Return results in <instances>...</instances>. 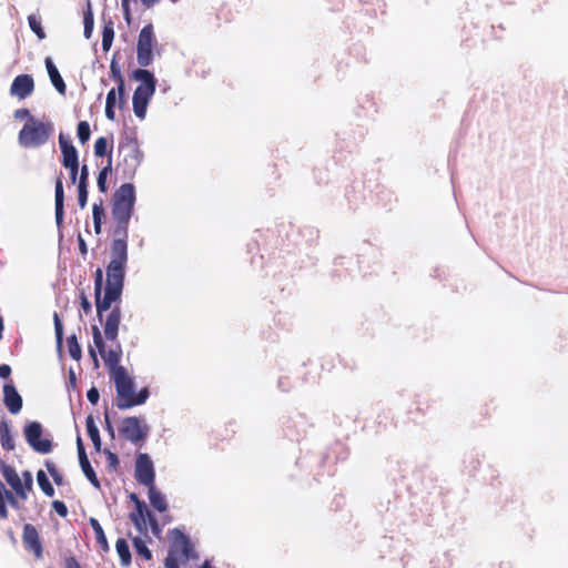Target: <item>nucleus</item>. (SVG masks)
<instances>
[{
	"mask_svg": "<svg viewBox=\"0 0 568 568\" xmlns=\"http://www.w3.org/2000/svg\"><path fill=\"white\" fill-rule=\"evenodd\" d=\"M125 151L123 160L118 164V169L121 165H124V174L131 176L135 173L138 165L141 161V154L139 149L135 145L126 144L120 145L119 152L122 153Z\"/></svg>",
	"mask_w": 568,
	"mask_h": 568,
	"instance_id": "9d476101",
	"label": "nucleus"
},
{
	"mask_svg": "<svg viewBox=\"0 0 568 568\" xmlns=\"http://www.w3.org/2000/svg\"><path fill=\"white\" fill-rule=\"evenodd\" d=\"M59 145L62 153V165L64 168H71L79 164L78 151L73 144L60 133Z\"/></svg>",
	"mask_w": 568,
	"mask_h": 568,
	"instance_id": "dca6fc26",
	"label": "nucleus"
},
{
	"mask_svg": "<svg viewBox=\"0 0 568 568\" xmlns=\"http://www.w3.org/2000/svg\"><path fill=\"white\" fill-rule=\"evenodd\" d=\"M90 525L94 531L97 544L99 545L101 550L105 552L109 551L110 548L108 539L99 520L95 518H90Z\"/></svg>",
	"mask_w": 568,
	"mask_h": 568,
	"instance_id": "a878e982",
	"label": "nucleus"
},
{
	"mask_svg": "<svg viewBox=\"0 0 568 568\" xmlns=\"http://www.w3.org/2000/svg\"><path fill=\"white\" fill-rule=\"evenodd\" d=\"M120 322H105L104 325V335L108 339L114 341L118 336Z\"/></svg>",
	"mask_w": 568,
	"mask_h": 568,
	"instance_id": "ea45409f",
	"label": "nucleus"
},
{
	"mask_svg": "<svg viewBox=\"0 0 568 568\" xmlns=\"http://www.w3.org/2000/svg\"><path fill=\"white\" fill-rule=\"evenodd\" d=\"M80 170V176L78 184L88 185V179H89V168L87 164H83Z\"/></svg>",
	"mask_w": 568,
	"mask_h": 568,
	"instance_id": "09e8293b",
	"label": "nucleus"
},
{
	"mask_svg": "<svg viewBox=\"0 0 568 568\" xmlns=\"http://www.w3.org/2000/svg\"><path fill=\"white\" fill-rule=\"evenodd\" d=\"M115 549L120 557L121 565L123 567H129L132 562L131 551L129 544L124 538H119L115 542Z\"/></svg>",
	"mask_w": 568,
	"mask_h": 568,
	"instance_id": "bb28decb",
	"label": "nucleus"
},
{
	"mask_svg": "<svg viewBox=\"0 0 568 568\" xmlns=\"http://www.w3.org/2000/svg\"><path fill=\"white\" fill-rule=\"evenodd\" d=\"M85 426H87L88 435H89L90 439L92 440V444H93L95 450L100 452L101 445H102L101 437H100L99 428L97 427L92 415H89L87 417Z\"/></svg>",
	"mask_w": 568,
	"mask_h": 568,
	"instance_id": "393cba45",
	"label": "nucleus"
},
{
	"mask_svg": "<svg viewBox=\"0 0 568 568\" xmlns=\"http://www.w3.org/2000/svg\"><path fill=\"white\" fill-rule=\"evenodd\" d=\"M114 39V27L113 22L109 20L108 22H104L103 30H102V49L103 51H109L112 42Z\"/></svg>",
	"mask_w": 568,
	"mask_h": 568,
	"instance_id": "7c9ffc66",
	"label": "nucleus"
},
{
	"mask_svg": "<svg viewBox=\"0 0 568 568\" xmlns=\"http://www.w3.org/2000/svg\"><path fill=\"white\" fill-rule=\"evenodd\" d=\"M78 244H79V251L82 256H85L88 253V246L84 241V239L81 236V234L78 235Z\"/></svg>",
	"mask_w": 568,
	"mask_h": 568,
	"instance_id": "603ef678",
	"label": "nucleus"
},
{
	"mask_svg": "<svg viewBox=\"0 0 568 568\" xmlns=\"http://www.w3.org/2000/svg\"><path fill=\"white\" fill-rule=\"evenodd\" d=\"M3 403L13 415L18 414L22 408V397L12 383L3 386Z\"/></svg>",
	"mask_w": 568,
	"mask_h": 568,
	"instance_id": "2eb2a0df",
	"label": "nucleus"
},
{
	"mask_svg": "<svg viewBox=\"0 0 568 568\" xmlns=\"http://www.w3.org/2000/svg\"><path fill=\"white\" fill-rule=\"evenodd\" d=\"M135 479L145 487L154 485L155 471L153 462L145 453H140L135 458Z\"/></svg>",
	"mask_w": 568,
	"mask_h": 568,
	"instance_id": "1a4fd4ad",
	"label": "nucleus"
},
{
	"mask_svg": "<svg viewBox=\"0 0 568 568\" xmlns=\"http://www.w3.org/2000/svg\"><path fill=\"white\" fill-rule=\"evenodd\" d=\"M11 375V367L7 364L0 365V377L8 378Z\"/></svg>",
	"mask_w": 568,
	"mask_h": 568,
	"instance_id": "5fc2aeb1",
	"label": "nucleus"
},
{
	"mask_svg": "<svg viewBox=\"0 0 568 568\" xmlns=\"http://www.w3.org/2000/svg\"><path fill=\"white\" fill-rule=\"evenodd\" d=\"M83 36L85 39H90L94 28V16L92 11L91 2L88 1L85 9L83 10Z\"/></svg>",
	"mask_w": 568,
	"mask_h": 568,
	"instance_id": "cd10ccee",
	"label": "nucleus"
},
{
	"mask_svg": "<svg viewBox=\"0 0 568 568\" xmlns=\"http://www.w3.org/2000/svg\"><path fill=\"white\" fill-rule=\"evenodd\" d=\"M200 568H212V566L209 560H205Z\"/></svg>",
	"mask_w": 568,
	"mask_h": 568,
	"instance_id": "680f3d73",
	"label": "nucleus"
},
{
	"mask_svg": "<svg viewBox=\"0 0 568 568\" xmlns=\"http://www.w3.org/2000/svg\"><path fill=\"white\" fill-rule=\"evenodd\" d=\"M132 78L140 81L141 84L138 88H142L144 91L155 92L156 80L152 72L146 69H136L132 72Z\"/></svg>",
	"mask_w": 568,
	"mask_h": 568,
	"instance_id": "aec40b11",
	"label": "nucleus"
},
{
	"mask_svg": "<svg viewBox=\"0 0 568 568\" xmlns=\"http://www.w3.org/2000/svg\"><path fill=\"white\" fill-rule=\"evenodd\" d=\"M34 91V81L30 74L17 75L10 87V94L23 100Z\"/></svg>",
	"mask_w": 568,
	"mask_h": 568,
	"instance_id": "9b49d317",
	"label": "nucleus"
},
{
	"mask_svg": "<svg viewBox=\"0 0 568 568\" xmlns=\"http://www.w3.org/2000/svg\"><path fill=\"white\" fill-rule=\"evenodd\" d=\"M104 455L106 457V465L109 470L115 471L120 465L118 455L112 453L110 449H105Z\"/></svg>",
	"mask_w": 568,
	"mask_h": 568,
	"instance_id": "79ce46f5",
	"label": "nucleus"
},
{
	"mask_svg": "<svg viewBox=\"0 0 568 568\" xmlns=\"http://www.w3.org/2000/svg\"><path fill=\"white\" fill-rule=\"evenodd\" d=\"M120 316H121L120 311L118 308H114L108 315L106 320H110V321L120 320Z\"/></svg>",
	"mask_w": 568,
	"mask_h": 568,
	"instance_id": "6e6d98bb",
	"label": "nucleus"
},
{
	"mask_svg": "<svg viewBox=\"0 0 568 568\" xmlns=\"http://www.w3.org/2000/svg\"><path fill=\"white\" fill-rule=\"evenodd\" d=\"M45 467L49 471V474L51 475V477L53 478L54 483L57 485H61L62 484V475L59 473L58 468L55 467V465L51 462H45Z\"/></svg>",
	"mask_w": 568,
	"mask_h": 568,
	"instance_id": "37998d69",
	"label": "nucleus"
},
{
	"mask_svg": "<svg viewBox=\"0 0 568 568\" xmlns=\"http://www.w3.org/2000/svg\"><path fill=\"white\" fill-rule=\"evenodd\" d=\"M63 568H82L74 556H68L63 559Z\"/></svg>",
	"mask_w": 568,
	"mask_h": 568,
	"instance_id": "de8ad7c7",
	"label": "nucleus"
},
{
	"mask_svg": "<svg viewBox=\"0 0 568 568\" xmlns=\"http://www.w3.org/2000/svg\"><path fill=\"white\" fill-rule=\"evenodd\" d=\"M130 499L134 503L135 507L134 510L130 513L129 518L136 528V530L141 535L146 536L150 526L152 534L155 537H160L162 529L159 525L158 519L148 508L146 504L143 500H141L134 493L130 495Z\"/></svg>",
	"mask_w": 568,
	"mask_h": 568,
	"instance_id": "39448f33",
	"label": "nucleus"
},
{
	"mask_svg": "<svg viewBox=\"0 0 568 568\" xmlns=\"http://www.w3.org/2000/svg\"><path fill=\"white\" fill-rule=\"evenodd\" d=\"M90 354L94 358V361L97 362V356H95V353H94V351L92 348L90 349Z\"/></svg>",
	"mask_w": 568,
	"mask_h": 568,
	"instance_id": "e2e57ef3",
	"label": "nucleus"
},
{
	"mask_svg": "<svg viewBox=\"0 0 568 568\" xmlns=\"http://www.w3.org/2000/svg\"><path fill=\"white\" fill-rule=\"evenodd\" d=\"M148 490L151 506L159 513L166 511L169 506L165 496L156 489L155 485L149 486Z\"/></svg>",
	"mask_w": 568,
	"mask_h": 568,
	"instance_id": "5701e85b",
	"label": "nucleus"
},
{
	"mask_svg": "<svg viewBox=\"0 0 568 568\" xmlns=\"http://www.w3.org/2000/svg\"><path fill=\"white\" fill-rule=\"evenodd\" d=\"M70 174V182L74 184L77 182L78 173H79V164L75 166L67 168Z\"/></svg>",
	"mask_w": 568,
	"mask_h": 568,
	"instance_id": "864d4df0",
	"label": "nucleus"
},
{
	"mask_svg": "<svg viewBox=\"0 0 568 568\" xmlns=\"http://www.w3.org/2000/svg\"><path fill=\"white\" fill-rule=\"evenodd\" d=\"M112 171V158L111 155L108 159L106 165L99 172L98 175V187L100 192L105 193L108 191L106 179L109 173Z\"/></svg>",
	"mask_w": 568,
	"mask_h": 568,
	"instance_id": "473e14b6",
	"label": "nucleus"
},
{
	"mask_svg": "<svg viewBox=\"0 0 568 568\" xmlns=\"http://www.w3.org/2000/svg\"><path fill=\"white\" fill-rule=\"evenodd\" d=\"M77 448L78 455L80 454V452H85L81 437L77 438Z\"/></svg>",
	"mask_w": 568,
	"mask_h": 568,
	"instance_id": "bf43d9fd",
	"label": "nucleus"
},
{
	"mask_svg": "<svg viewBox=\"0 0 568 568\" xmlns=\"http://www.w3.org/2000/svg\"><path fill=\"white\" fill-rule=\"evenodd\" d=\"M77 134H78L79 141L82 144H84L89 141L91 131H90V125L87 121L79 122L78 129H77Z\"/></svg>",
	"mask_w": 568,
	"mask_h": 568,
	"instance_id": "58836bf2",
	"label": "nucleus"
},
{
	"mask_svg": "<svg viewBox=\"0 0 568 568\" xmlns=\"http://www.w3.org/2000/svg\"><path fill=\"white\" fill-rule=\"evenodd\" d=\"M67 346H68V352H69L70 356L74 361H80L82 357V351H81L80 344L78 343V338L74 334L70 335L67 338Z\"/></svg>",
	"mask_w": 568,
	"mask_h": 568,
	"instance_id": "72a5a7b5",
	"label": "nucleus"
},
{
	"mask_svg": "<svg viewBox=\"0 0 568 568\" xmlns=\"http://www.w3.org/2000/svg\"><path fill=\"white\" fill-rule=\"evenodd\" d=\"M105 216L103 202L94 203L92 207V217H93V227L95 234H100L102 232V221Z\"/></svg>",
	"mask_w": 568,
	"mask_h": 568,
	"instance_id": "c85d7f7f",
	"label": "nucleus"
},
{
	"mask_svg": "<svg viewBox=\"0 0 568 568\" xmlns=\"http://www.w3.org/2000/svg\"><path fill=\"white\" fill-rule=\"evenodd\" d=\"M30 116H32V115L28 109H18L14 112L16 119H24L26 118L27 121H30Z\"/></svg>",
	"mask_w": 568,
	"mask_h": 568,
	"instance_id": "3c124183",
	"label": "nucleus"
},
{
	"mask_svg": "<svg viewBox=\"0 0 568 568\" xmlns=\"http://www.w3.org/2000/svg\"><path fill=\"white\" fill-rule=\"evenodd\" d=\"M43 428L39 422H30L23 428V435L29 446L39 454H49L53 445L50 439L41 438Z\"/></svg>",
	"mask_w": 568,
	"mask_h": 568,
	"instance_id": "6e6552de",
	"label": "nucleus"
},
{
	"mask_svg": "<svg viewBox=\"0 0 568 568\" xmlns=\"http://www.w3.org/2000/svg\"><path fill=\"white\" fill-rule=\"evenodd\" d=\"M110 75L118 84L119 108L122 109L125 103V80L122 75L121 67L115 60V55L110 63Z\"/></svg>",
	"mask_w": 568,
	"mask_h": 568,
	"instance_id": "a211bd4d",
	"label": "nucleus"
},
{
	"mask_svg": "<svg viewBox=\"0 0 568 568\" xmlns=\"http://www.w3.org/2000/svg\"><path fill=\"white\" fill-rule=\"evenodd\" d=\"M53 320H59V317H58V314H57V313H54V314H53Z\"/></svg>",
	"mask_w": 568,
	"mask_h": 568,
	"instance_id": "0e129e2a",
	"label": "nucleus"
},
{
	"mask_svg": "<svg viewBox=\"0 0 568 568\" xmlns=\"http://www.w3.org/2000/svg\"><path fill=\"white\" fill-rule=\"evenodd\" d=\"M133 546L138 556L142 557L144 560L149 561L152 559V552L148 548L145 541L140 537L133 538Z\"/></svg>",
	"mask_w": 568,
	"mask_h": 568,
	"instance_id": "c9c22d12",
	"label": "nucleus"
},
{
	"mask_svg": "<svg viewBox=\"0 0 568 568\" xmlns=\"http://www.w3.org/2000/svg\"><path fill=\"white\" fill-rule=\"evenodd\" d=\"M116 93H118V88H112L108 94H106V100H105V116L111 120V121H114L115 120V111H114V106H115V103H116Z\"/></svg>",
	"mask_w": 568,
	"mask_h": 568,
	"instance_id": "2f4dec72",
	"label": "nucleus"
},
{
	"mask_svg": "<svg viewBox=\"0 0 568 568\" xmlns=\"http://www.w3.org/2000/svg\"><path fill=\"white\" fill-rule=\"evenodd\" d=\"M119 433L126 440L132 444H142L145 442L149 434V426L144 424L139 417H125L119 427Z\"/></svg>",
	"mask_w": 568,
	"mask_h": 568,
	"instance_id": "0eeeda50",
	"label": "nucleus"
},
{
	"mask_svg": "<svg viewBox=\"0 0 568 568\" xmlns=\"http://www.w3.org/2000/svg\"><path fill=\"white\" fill-rule=\"evenodd\" d=\"M153 94H154V92L144 91V90H142V88L135 89V91L133 93V98H132V103H133V111H134V114L136 115V118H139V119L145 118L146 109H148L150 99L152 98Z\"/></svg>",
	"mask_w": 568,
	"mask_h": 568,
	"instance_id": "f3484780",
	"label": "nucleus"
},
{
	"mask_svg": "<svg viewBox=\"0 0 568 568\" xmlns=\"http://www.w3.org/2000/svg\"><path fill=\"white\" fill-rule=\"evenodd\" d=\"M135 203V190L131 183L122 184L113 194L111 217L114 223L111 243V261L106 266V284L103 290L102 270L98 268L94 276L97 313L102 320L103 313L111 308L122 293L125 266L128 263L129 222Z\"/></svg>",
	"mask_w": 568,
	"mask_h": 568,
	"instance_id": "f257e3e1",
	"label": "nucleus"
},
{
	"mask_svg": "<svg viewBox=\"0 0 568 568\" xmlns=\"http://www.w3.org/2000/svg\"><path fill=\"white\" fill-rule=\"evenodd\" d=\"M81 469H82L83 474L85 475L87 479L91 483V485L94 488L100 489L101 488L100 480H99L94 469L92 468L90 462L84 463V465L81 466Z\"/></svg>",
	"mask_w": 568,
	"mask_h": 568,
	"instance_id": "4c0bfd02",
	"label": "nucleus"
},
{
	"mask_svg": "<svg viewBox=\"0 0 568 568\" xmlns=\"http://www.w3.org/2000/svg\"><path fill=\"white\" fill-rule=\"evenodd\" d=\"M0 444L1 447L7 452H11L16 448V443L13 436L11 435L10 425L7 420L0 422Z\"/></svg>",
	"mask_w": 568,
	"mask_h": 568,
	"instance_id": "b1692460",
	"label": "nucleus"
},
{
	"mask_svg": "<svg viewBox=\"0 0 568 568\" xmlns=\"http://www.w3.org/2000/svg\"><path fill=\"white\" fill-rule=\"evenodd\" d=\"M22 540L26 548L33 551L37 559L42 558L43 548L37 528L31 524H26L22 532Z\"/></svg>",
	"mask_w": 568,
	"mask_h": 568,
	"instance_id": "4468645a",
	"label": "nucleus"
},
{
	"mask_svg": "<svg viewBox=\"0 0 568 568\" xmlns=\"http://www.w3.org/2000/svg\"><path fill=\"white\" fill-rule=\"evenodd\" d=\"M0 471L8 483V485L12 488L14 494L22 500H26V494L23 491V485L21 477L18 475L17 470L13 466L7 464L3 460H0Z\"/></svg>",
	"mask_w": 568,
	"mask_h": 568,
	"instance_id": "f8f14e48",
	"label": "nucleus"
},
{
	"mask_svg": "<svg viewBox=\"0 0 568 568\" xmlns=\"http://www.w3.org/2000/svg\"><path fill=\"white\" fill-rule=\"evenodd\" d=\"M21 480H22V485H23V491L26 494V499H27L28 498V494L30 491H32V489H33V477H32L31 471L24 470L22 473Z\"/></svg>",
	"mask_w": 568,
	"mask_h": 568,
	"instance_id": "a19ab883",
	"label": "nucleus"
},
{
	"mask_svg": "<svg viewBox=\"0 0 568 568\" xmlns=\"http://www.w3.org/2000/svg\"><path fill=\"white\" fill-rule=\"evenodd\" d=\"M28 23L30 29L36 33L39 40H43L45 38V32L42 28L41 18L36 14H30L28 17Z\"/></svg>",
	"mask_w": 568,
	"mask_h": 568,
	"instance_id": "e433bc0d",
	"label": "nucleus"
},
{
	"mask_svg": "<svg viewBox=\"0 0 568 568\" xmlns=\"http://www.w3.org/2000/svg\"><path fill=\"white\" fill-rule=\"evenodd\" d=\"M79 463L80 466L84 465V463H89L88 456L85 452H80L79 454Z\"/></svg>",
	"mask_w": 568,
	"mask_h": 568,
	"instance_id": "13d9d810",
	"label": "nucleus"
},
{
	"mask_svg": "<svg viewBox=\"0 0 568 568\" xmlns=\"http://www.w3.org/2000/svg\"><path fill=\"white\" fill-rule=\"evenodd\" d=\"M18 498L16 494L7 490L4 485L0 481V519H7L9 517L7 503L13 508L19 509L20 505Z\"/></svg>",
	"mask_w": 568,
	"mask_h": 568,
	"instance_id": "6ab92c4d",
	"label": "nucleus"
},
{
	"mask_svg": "<svg viewBox=\"0 0 568 568\" xmlns=\"http://www.w3.org/2000/svg\"><path fill=\"white\" fill-rule=\"evenodd\" d=\"M111 376L116 390L115 406L119 409L124 410L145 403L150 395L148 387L135 393L134 381L128 374L125 367L118 366L111 369Z\"/></svg>",
	"mask_w": 568,
	"mask_h": 568,
	"instance_id": "f03ea898",
	"label": "nucleus"
},
{
	"mask_svg": "<svg viewBox=\"0 0 568 568\" xmlns=\"http://www.w3.org/2000/svg\"><path fill=\"white\" fill-rule=\"evenodd\" d=\"M81 305H82L84 313L88 314V312L91 310V305L84 296L81 297Z\"/></svg>",
	"mask_w": 568,
	"mask_h": 568,
	"instance_id": "4d7b16f0",
	"label": "nucleus"
},
{
	"mask_svg": "<svg viewBox=\"0 0 568 568\" xmlns=\"http://www.w3.org/2000/svg\"><path fill=\"white\" fill-rule=\"evenodd\" d=\"M88 201V185L78 184V203L81 209H84Z\"/></svg>",
	"mask_w": 568,
	"mask_h": 568,
	"instance_id": "c03bdc74",
	"label": "nucleus"
},
{
	"mask_svg": "<svg viewBox=\"0 0 568 568\" xmlns=\"http://www.w3.org/2000/svg\"><path fill=\"white\" fill-rule=\"evenodd\" d=\"M63 203H64V191L62 184V178L58 176L55 181V222L60 226L63 222Z\"/></svg>",
	"mask_w": 568,
	"mask_h": 568,
	"instance_id": "4be33fe9",
	"label": "nucleus"
},
{
	"mask_svg": "<svg viewBox=\"0 0 568 568\" xmlns=\"http://www.w3.org/2000/svg\"><path fill=\"white\" fill-rule=\"evenodd\" d=\"M52 507L59 516H61V517L68 516L69 510H68L67 505L63 501L54 500L52 503Z\"/></svg>",
	"mask_w": 568,
	"mask_h": 568,
	"instance_id": "49530a36",
	"label": "nucleus"
},
{
	"mask_svg": "<svg viewBox=\"0 0 568 568\" xmlns=\"http://www.w3.org/2000/svg\"><path fill=\"white\" fill-rule=\"evenodd\" d=\"M105 420H106V429H108L109 434L113 437L114 436V429H113L112 425L110 424V422L108 419V415L105 416Z\"/></svg>",
	"mask_w": 568,
	"mask_h": 568,
	"instance_id": "052dcab7",
	"label": "nucleus"
},
{
	"mask_svg": "<svg viewBox=\"0 0 568 568\" xmlns=\"http://www.w3.org/2000/svg\"><path fill=\"white\" fill-rule=\"evenodd\" d=\"M94 154L95 156H104L108 155V158L112 156V141L110 142L108 138L100 136L97 139L94 143Z\"/></svg>",
	"mask_w": 568,
	"mask_h": 568,
	"instance_id": "c756f323",
	"label": "nucleus"
},
{
	"mask_svg": "<svg viewBox=\"0 0 568 568\" xmlns=\"http://www.w3.org/2000/svg\"><path fill=\"white\" fill-rule=\"evenodd\" d=\"M93 342L98 348L100 355L103 357L106 365L111 366L112 369L118 367L120 362V354L116 351L110 349L105 353L104 342L100 328L97 325L92 326Z\"/></svg>",
	"mask_w": 568,
	"mask_h": 568,
	"instance_id": "ddd939ff",
	"label": "nucleus"
},
{
	"mask_svg": "<svg viewBox=\"0 0 568 568\" xmlns=\"http://www.w3.org/2000/svg\"><path fill=\"white\" fill-rule=\"evenodd\" d=\"M45 68H47L48 74H49L50 80H51L53 87L55 88V90L60 94H65L67 85H65L59 70L57 69V67L54 65V63L50 57H48L45 59Z\"/></svg>",
	"mask_w": 568,
	"mask_h": 568,
	"instance_id": "412c9836",
	"label": "nucleus"
},
{
	"mask_svg": "<svg viewBox=\"0 0 568 568\" xmlns=\"http://www.w3.org/2000/svg\"><path fill=\"white\" fill-rule=\"evenodd\" d=\"M52 131V123L30 116L18 134L19 144L24 149L39 148L48 142Z\"/></svg>",
	"mask_w": 568,
	"mask_h": 568,
	"instance_id": "20e7f679",
	"label": "nucleus"
},
{
	"mask_svg": "<svg viewBox=\"0 0 568 568\" xmlns=\"http://www.w3.org/2000/svg\"><path fill=\"white\" fill-rule=\"evenodd\" d=\"M155 43L153 26L146 24L140 31L136 44L138 63L145 68L153 61V44Z\"/></svg>",
	"mask_w": 568,
	"mask_h": 568,
	"instance_id": "423d86ee",
	"label": "nucleus"
},
{
	"mask_svg": "<svg viewBox=\"0 0 568 568\" xmlns=\"http://www.w3.org/2000/svg\"><path fill=\"white\" fill-rule=\"evenodd\" d=\"M54 331H55L57 345L60 351L61 346H62V342H63V322H54Z\"/></svg>",
	"mask_w": 568,
	"mask_h": 568,
	"instance_id": "a18cd8bd",
	"label": "nucleus"
},
{
	"mask_svg": "<svg viewBox=\"0 0 568 568\" xmlns=\"http://www.w3.org/2000/svg\"><path fill=\"white\" fill-rule=\"evenodd\" d=\"M171 544L165 558V568H180V564H185L191 559L197 558L190 538L180 529L171 531Z\"/></svg>",
	"mask_w": 568,
	"mask_h": 568,
	"instance_id": "7ed1b4c3",
	"label": "nucleus"
},
{
	"mask_svg": "<svg viewBox=\"0 0 568 568\" xmlns=\"http://www.w3.org/2000/svg\"><path fill=\"white\" fill-rule=\"evenodd\" d=\"M99 397L100 394L95 387L90 388L87 393L88 400L93 405H95L99 402Z\"/></svg>",
	"mask_w": 568,
	"mask_h": 568,
	"instance_id": "8fccbe9b",
	"label": "nucleus"
},
{
	"mask_svg": "<svg viewBox=\"0 0 568 568\" xmlns=\"http://www.w3.org/2000/svg\"><path fill=\"white\" fill-rule=\"evenodd\" d=\"M37 480H38V485L40 486L41 490L48 497H52L54 495V488L51 485L48 476L45 475V473L43 470H41V469L38 470V473H37Z\"/></svg>",
	"mask_w": 568,
	"mask_h": 568,
	"instance_id": "f704fd0d",
	"label": "nucleus"
}]
</instances>
